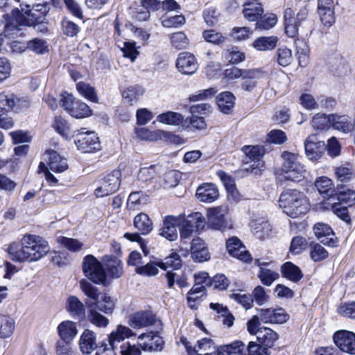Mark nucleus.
I'll return each instance as SVG.
<instances>
[{"label": "nucleus", "instance_id": "1", "mask_svg": "<svg viewBox=\"0 0 355 355\" xmlns=\"http://www.w3.org/2000/svg\"><path fill=\"white\" fill-rule=\"evenodd\" d=\"M49 251L48 242L35 234H25L20 243H13L8 248L10 258L16 262L37 261Z\"/></svg>", "mask_w": 355, "mask_h": 355}, {"label": "nucleus", "instance_id": "2", "mask_svg": "<svg viewBox=\"0 0 355 355\" xmlns=\"http://www.w3.org/2000/svg\"><path fill=\"white\" fill-rule=\"evenodd\" d=\"M279 205L286 215L293 218L306 214L311 207L306 195L297 189L284 191L279 196Z\"/></svg>", "mask_w": 355, "mask_h": 355}, {"label": "nucleus", "instance_id": "3", "mask_svg": "<svg viewBox=\"0 0 355 355\" xmlns=\"http://www.w3.org/2000/svg\"><path fill=\"white\" fill-rule=\"evenodd\" d=\"M282 177L286 180L300 182L305 178L306 170L300 162L299 157L292 153L284 152L282 154Z\"/></svg>", "mask_w": 355, "mask_h": 355}, {"label": "nucleus", "instance_id": "4", "mask_svg": "<svg viewBox=\"0 0 355 355\" xmlns=\"http://www.w3.org/2000/svg\"><path fill=\"white\" fill-rule=\"evenodd\" d=\"M309 14L306 6H304L299 10L295 16L294 11L288 8L284 12V29L286 34L290 37H295L298 35L299 27L306 21Z\"/></svg>", "mask_w": 355, "mask_h": 355}, {"label": "nucleus", "instance_id": "5", "mask_svg": "<svg viewBox=\"0 0 355 355\" xmlns=\"http://www.w3.org/2000/svg\"><path fill=\"white\" fill-rule=\"evenodd\" d=\"M73 136L76 137L77 148L83 153H92L101 149L99 139L94 132L81 128L74 131Z\"/></svg>", "mask_w": 355, "mask_h": 355}, {"label": "nucleus", "instance_id": "6", "mask_svg": "<svg viewBox=\"0 0 355 355\" xmlns=\"http://www.w3.org/2000/svg\"><path fill=\"white\" fill-rule=\"evenodd\" d=\"M121 172L114 170L97 181L98 186L94 191L96 198H103L112 194L118 190L120 186Z\"/></svg>", "mask_w": 355, "mask_h": 355}, {"label": "nucleus", "instance_id": "7", "mask_svg": "<svg viewBox=\"0 0 355 355\" xmlns=\"http://www.w3.org/2000/svg\"><path fill=\"white\" fill-rule=\"evenodd\" d=\"M83 269L85 276L95 284H103L106 275L102 264L93 255H87L83 260Z\"/></svg>", "mask_w": 355, "mask_h": 355}, {"label": "nucleus", "instance_id": "8", "mask_svg": "<svg viewBox=\"0 0 355 355\" xmlns=\"http://www.w3.org/2000/svg\"><path fill=\"white\" fill-rule=\"evenodd\" d=\"M183 216L182 227L180 231V239L187 242L190 240L196 232L203 227L205 218L200 212L191 214L184 218Z\"/></svg>", "mask_w": 355, "mask_h": 355}, {"label": "nucleus", "instance_id": "9", "mask_svg": "<svg viewBox=\"0 0 355 355\" xmlns=\"http://www.w3.org/2000/svg\"><path fill=\"white\" fill-rule=\"evenodd\" d=\"M225 78L233 80L242 78L243 79H268V73L262 69H241L237 67L227 69L224 72Z\"/></svg>", "mask_w": 355, "mask_h": 355}, {"label": "nucleus", "instance_id": "10", "mask_svg": "<svg viewBox=\"0 0 355 355\" xmlns=\"http://www.w3.org/2000/svg\"><path fill=\"white\" fill-rule=\"evenodd\" d=\"M189 355H211L215 352L216 346L210 338H204L198 340L194 346L185 338L180 339Z\"/></svg>", "mask_w": 355, "mask_h": 355}, {"label": "nucleus", "instance_id": "11", "mask_svg": "<svg viewBox=\"0 0 355 355\" xmlns=\"http://www.w3.org/2000/svg\"><path fill=\"white\" fill-rule=\"evenodd\" d=\"M333 340L341 351L349 354H355L354 333L347 330H339L334 333Z\"/></svg>", "mask_w": 355, "mask_h": 355}, {"label": "nucleus", "instance_id": "12", "mask_svg": "<svg viewBox=\"0 0 355 355\" xmlns=\"http://www.w3.org/2000/svg\"><path fill=\"white\" fill-rule=\"evenodd\" d=\"M157 322L155 315L149 310L139 311L132 313L128 320V324L133 329L148 327Z\"/></svg>", "mask_w": 355, "mask_h": 355}, {"label": "nucleus", "instance_id": "13", "mask_svg": "<svg viewBox=\"0 0 355 355\" xmlns=\"http://www.w3.org/2000/svg\"><path fill=\"white\" fill-rule=\"evenodd\" d=\"M182 221L183 216L181 214L177 216H166L163 221V226L159 230V235L170 241H175L178 239L177 227L181 225Z\"/></svg>", "mask_w": 355, "mask_h": 355}, {"label": "nucleus", "instance_id": "14", "mask_svg": "<svg viewBox=\"0 0 355 355\" xmlns=\"http://www.w3.org/2000/svg\"><path fill=\"white\" fill-rule=\"evenodd\" d=\"M226 248L231 256L243 262H249L252 259L241 240L236 236H232L227 241Z\"/></svg>", "mask_w": 355, "mask_h": 355}, {"label": "nucleus", "instance_id": "15", "mask_svg": "<svg viewBox=\"0 0 355 355\" xmlns=\"http://www.w3.org/2000/svg\"><path fill=\"white\" fill-rule=\"evenodd\" d=\"M227 210L218 207L209 209L207 211V225L209 228L223 231L227 225L225 215Z\"/></svg>", "mask_w": 355, "mask_h": 355}, {"label": "nucleus", "instance_id": "16", "mask_svg": "<svg viewBox=\"0 0 355 355\" xmlns=\"http://www.w3.org/2000/svg\"><path fill=\"white\" fill-rule=\"evenodd\" d=\"M259 315L263 323L282 324L289 319V315L282 308L261 309Z\"/></svg>", "mask_w": 355, "mask_h": 355}, {"label": "nucleus", "instance_id": "17", "mask_svg": "<svg viewBox=\"0 0 355 355\" xmlns=\"http://www.w3.org/2000/svg\"><path fill=\"white\" fill-rule=\"evenodd\" d=\"M255 264L259 267L258 277L263 284L270 286L278 279L279 274L273 269L274 265L272 263L261 261L260 259L255 260Z\"/></svg>", "mask_w": 355, "mask_h": 355}, {"label": "nucleus", "instance_id": "18", "mask_svg": "<svg viewBox=\"0 0 355 355\" xmlns=\"http://www.w3.org/2000/svg\"><path fill=\"white\" fill-rule=\"evenodd\" d=\"M304 149L307 157L311 160H315L322 156L326 145L324 141H318L315 135H311L304 142Z\"/></svg>", "mask_w": 355, "mask_h": 355}, {"label": "nucleus", "instance_id": "19", "mask_svg": "<svg viewBox=\"0 0 355 355\" xmlns=\"http://www.w3.org/2000/svg\"><path fill=\"white\" fill-rule=\"evenodd\" d=\"M176 67L183 74L191 75L198 69V63L195 56L188 52L181 53L177 59Z\"/></svg>", "mask_w": 355, "mask_h": 355}, {"label": "nucleus", "instance_id": "20", "mask_svg": "<svg viewBox=\"0 0 355 355\" xmlns=\"http://www.w3.org/2000/svg\"><path fill=\"white\" fill-rule=\"evenodd\" d=\"M318 12L324 25L331 26L335 22L333 0H318Z\"/></svg>", "mask_w": 355, "mask_h": 355}, {"label": "nucleus", "instance_id": "21", "mask_svg": "<svg viewBox=\"0 0 355 355\" xmlns=\"http://www.w3.org/2000/svg\"><path fill=\"white\" fill-rule=\"evenodd\" d=\"M44 157L47 167L55 173H62L68 168L67 160L53 150H47Z\"/></svg>", "mask_w": 355, "mask_h": 355}, {"label": "nucleus", "instance_id": "22", "mask_svg": "<svg viewBox=\"0 0 355 355\" xmlns=\"http://www.w3.org/2000/svg\"><path fill=\"white\" fill-rule=\"evenodd\" d=\"M138 339L143 341L139 345L144 351H161L164 347V341L158 334L150 332L142 334Z\"/></svg>", "mask_w": 355, "mask_h": 355}, {"label": "nucleus", "instance_id": "23", "mask_svg": "<svg viewBox=\"0 0 355 355\" xmlns=\"http://www.w3.org/2000/svg\"><path fill=\"white\" fill-rule=\"evenodd\" d=\"M79 348L84 354H90L97 348L96 334L90 329H85L80 335Z\"/></svg>", "mask_w": 355, "mask_h": 355}, {"label": "nucleus", "instance_id": "24", "mask_svg": "<svg viewBox=\"0 0 355 355\" xmlns=\"http://www.w3.org/2000/svg\"><path fill=\"white\" fill-rule=\"evenodd\" d=\"M135 335V334L129 327L122 324H119L109 335V345L118 349L121 343H124L123 341L125 339L134 336Z\"/></svg>", "mask_w": 355, "mask_h": 355}, {"label": "nucleus", "instance_id": "25", "mask_svg": "<svg viewBox=\"0 0 355 355\" xmlns=\"http://www.w3.org/2000/svg\"><path fill=\"white\" fill-rule=\"evenodd\" d=\"M313 232L318 239L324 245L335 246L336 240L334 239V234L327 224L318 223L313 226Z\"/></svg>", "mask_w": 355, "mask_h": 355}, {"label": "nucleus", "instance_id": "26", "mask_svg": "<svg viewBox=\"0 0 355 355\" xmlns=\"http://www.w3.org/2000/svg\"><path fill=\"white\" fill-rule=\"evenodd\" d=\"M196 196L200 202L211 203L218 198L219 191L215 184L205 183L198 187Z\"/></svg>", "mask_w": 355, "mask_h": 355}, {"label": "nucleus", "instance_id": "27", "mask_svg": "<svg viewBox=\"0 0 355 355\" xmlns=\"http://www.w3.org/2000/svg\"><path fill=\"white\" fill-rule=\"evenodd\" d=\"M250 226L254 234L259 239L268 238L272 233L271 225L264 218H252Z\"/></svg>", "mask_w": 355, "mask_h": 355}, {"label": "nucleus", "instance_id": "28", "mask_svg": "<svg viewBox=\"0 0 355 355\" xmlns=\"http://www.w3.org/2000/svg\"><path fill=\"white\" fill-rule=\"evenodd\" d=\"M22 104L26 105L28 103L25 100L16 98L12 93L5 91L0 92V110L8 112L15 107L20 108Z\"/></svg>", "mask_w": 355, "mask_h": 355}, {"label": "nucleus", "instance_id": "29", "mask_svg": "<svg viewBox=\"0 0 355 355\" xmlns=\"http://www.w3.org/2000/svg\"><path fill=\"white\" fill-rule=\"evenodd\" d=\"M191 257L195 261L203 262L209 259L210 254L204 241L200 238L193 239L191 246Z\"/></svg>", "mask_w": 355, "mask_h": 355}, {"label": "nucleus", "instance_id": "30", "mask_svg": "<svg viewBox=\"0 0 355 355\" xmlns=\"http://www.w3.org/2000/svg\"><path fill=\"white\" fill-rule=\"evenodd\" d=\"M57 329L59 336L65 343H70L78 334L76 322L70 320L62 322L58 324Z\"/></svg>", "mask_w": 355, "mask_h": 355}, {"label": "nucleus", "instance_id": "31", "mask_svg": "<svg viewBox=\"0 0 355 355\" xmlns=\"http://www.w3.org/2000/svg\"><path fill=\"white\" fill-rule=\"evenodd\" d=\"M157 120L162 123L175 126H184L188 123V118L184 120L182 114L172 111L159 114Z\"/></svg>", "mask_w": 355, "mask_h": 355}, {"label": "nucleus", "instance_id": "32", "mask_svg": "<svg viewBox=\"0 0 355 355\" xmlns=\"http://www.w3.org/2000/svg\"><path fill=\"white\" fill-rule=\"evenodd\" d=\"M243 6V13L248 21H257L259 17H261L263 13L262 5L256 0H248L244 3Z\"/></svg>", "mask_w": 355, "mask_h": 355}, {"label": "nucleus", "instance_id": "33", "mask_svg": "<svg viewBox=\"0 0 355 355\" xmlns=\"http://www.w3.org/2000/svg\"><path fill=\"white\" fill-rule=\"evenodd\" d=\"M108 273L113 278H119L123 273L122 262L113 255H105L103 258Z\"/></svg>", "mask_w": 355, "mask_h": 355}, {"label": "nucleus", "instance_id": "34", "mask_svg": "<svg viewBox=\"0 0 355 355\" xmlns=\"http://www.w3.org/2000/svg\"><path fill=\"white\" fill-rule=\"evenodd\" d=\"M135 227L143 235L148 234L153 229V224L149 216L144 213L138 214L133 220Z\"/></svg>", "mask_w": 355, "mask_h": 355}, {"label": "nucleus", "instance_id": "35", "mask_svg": "<svg viewBox=\"0 0 355 355\" xmlns=\"http://www.w3.org/2000/svg\"><path fill=\"white\" fill-rule=\"evenodd\" d=\"M66 309L74 318H82L85 315V305L76 296L71 295L67 298Z\"/></svg>", "mask_w": 355, "mask_h": 355}, {"label": "nucleus", "instance_id": "36", "mask_svg": "<svg viewBox=\"0 0 355 355\" xmlns=\"http://www.w3.org/2000/svg\"><path fill=\"white\" fill-rule=\"evenodd\" d=\"M87 305L89 308L88 320L97 327H106L110 323L109 319L100 313L92 303H87Z\"/></svg>", "mask_w": 355, "mask_h": 355}, {"label": "nucleus", "instance_id": "37", "mask_svg": "<svg viewBox=\"0 0 355 355\" xmlns=\"http://www.w3.org/2000/svg\"><path fill=\"white\" fill-rule=\"evenodd\" d=\"M15 321L9 315L0 314V338H10L15 330Z\"/></svg>", "mask_w": 355, "mask_h": 355}, {"label": "nucleus", "instance_id": "38", "mask_svg": "<svg viewBox=\"0 0 355 355\" xmlns=\"http://www.w3.org/2000/svg\"><path fill=\"white\" fill-rule=\"evenodd\" d=\"M216 99L220 110L225 114L229 113L234 106L235 97L230 92H222Z\"/></svg>", "mask_w": 355, "mask_h": 355}, {"label": "nucleus", "instance_id": "39", "mask_svg": "<svg viewBox=\"0 0 355 355\" xmlns=\"http://www.w3.org/2000/svg\"><path fill=\"white\" fill-rule=\"evenodd\" d=\"M144 94V89L139 85L130 86L126 88L122 93L123 101L125 103L132 105L135 104L140 96Z\"/></svg>", "mask_w": 355, "mask_h": 355}, {"label": "nucleus", "instance_id": "40", "mask_svg": "<svg viewBox=\"0 0 355 355\" xmlns=\"http://www.w3.org/2000/svg\"><path fill=\"white\" fill-rule=\"evenodd\" d=\"M282 273L283 277L293 282H297L302 278L300 268L291 262H286L282 265Z\"/></svg>", "mask_w": 355, "mask_h": 355}, {"label": "nucleus", "instance_id": "41", "mask_svg": "<svg viewBox=\"0 0 355 355\" xmlns=\"http://www.w3.org/2000/svg\"><path fill=\"white\" fill-rule=\"evenodd\" d=\"M277 42L276 36L260 37L254 41L252 46L260 51H270L276 47Z\"/></svg>", "mask_w": 355, "mask_h": 355}, {"label": "nucleus", "instance_id": "42", "mask_svg": "<svg viewBox=\"0 0 355 355\" xmlns=\"http://www.w3.org/2000/svg\"><path fill=\"white\" fill-rule=\"evenodd\" d=\"M92 303L96 309L107 315L112 314L115 307L114 300L105 293L101 295L96 302Z\"/></svg>", "mask_w": 355, "mask_h": 355}, {"label": "nucleus", "instance_id": "43", "mask_svg": "<svg viewBox=\"0 0 355 355\" xmlns=\"http://www.w3.org/2000/svg\"><path fill=\"white\" fill-rule=\"evenodd\" d=\"M315 186L324 198L331 197L334 191L332 180L325 176L318 178L315 182Z\"/></svg>", "mask_w": 355, "mask_h": 355}, {"label": "nucleus", "instance_id": "44", "mask_svg": "<svg viewBox=\"0 0 355 355\" xmlns=\"http://www.w3.org/2000/svg\"><path fill=\"white\" fill-rule=\"evenodd\" d=\"M56 241L62 248L70 252H76L80 251L84 246L83 243L78 239L68 238L63 236H58Z\"/></svg>", "mask_w": 355, "mask_h": 355}, {"label": "nucleus", "instance_id": "45", "mask_svg": "<svg viewBox=\"0 0 355 355\" xmlns=\"http://www.w3.org/2000/svg\"><path fill=\"white\" fill-rule=\"evenodd\" d=\"M257 340L268 348H270L278 339V334L270 328L263 327L259 331Z\"/></svg>", "mask_w": 355, "mask_h": 355}, {"label": "nucleus", "instance_id": "46", "mask_svg": "<svg viewBox=\"0 0 355 355\" xmlns=\"http://www.w3.org/2000/svg\"><path fill=\"white\" fill-rule=\"evenodd\" d=\"M211 309L216 311L221 317L223 318V323L230 327L233 325L234 317L231 314L226 306H223L219 303H211L209 304Z\"/></svg>", "mask_w": 355, "mask_h": 355}, {"label": "nucleus", "instance_id": "47", "mask_svg": "<svg viewBox=\"0 0 355 355\" xmlns=\"http://www.w3.org/2000/svg\"><path fill=\"white\" fill-rule=\"evenodd\" d=\"M295 46L300 65L302 67L306 66L309 53L307 44L303 40H297L295 41Z\"/></svg>", "mask_w": 355, "mask_h": 355}, {"label": "nucleus", "instance_id": "48", "mask_svg": "<svg viewBox=\"0 0 355 355\" xmlns=\"http://www.w3.org/2000/svg\"><path fill=\"white\" fill-rule=\"evenodd\" d=\"M166 278L168 287L170 288H173L175 283H176L180 288H184L189 286L185 275L182 274L179 275L176 272L168 271L166 274Z\"/></svg>", "mask_w": 355, "mask_h": 355}, {"label": "nucleus", "instance_id": "49", "mask_svg": "<svg viewBox=\"0 0 355 355\" xmlns=\"http://www.w3.org/2000/svg\"><path fill=\"white\" fill-rule=\"evenodd\" d=\"M159 268L166 270L168 268L178 270L182 266V260L180 255L173 252L170 256L166 257L164 261L159 262Z\"/></svg>", "mask_w": 355, "mask_h": 355}, {"label": "nucleus", "instance_id": "50", "mask_svg": "<svg viewBox=\"0 0 355 355\" xmlns=\"http://www.w3.org/2000/svg\"><path fill=\"white\" fill-rule=\"evenodd\" d=\"M92 111L84 102L77 100L74 107L71 110V116L76 119H83L90 116Z\"/></svg>", "mask_w": 355, "mask_h": 355}, {"label": "nucleus", "instance_id": "51", "mask_svg": "<svg viewBox=\"0 0 355 355\" xmlns=\"http://www.w3.org/2000/svg\"><path fill=\"white\" fill-rule=\"evenodd\" d=\"M311 123L316 130H327L331 127V114L318 113L313 117Z\"/></svg>", "mask_w": 355, "mask_h": 355}, {"label": "nucleus", "instance_id": "52", "mask_svg": "<svg viewBox=\"0 0 355 355\" xmlns=\"http://www.w3.org/2000/svg\"><path fill=\"white\" fill-rule=\"evenodd\" d=\"M256 23V28L260 30H268L275 26L277 19L275 15L270 14L259 17Z\"/></svg>", "mask_w": 355, "mask_h": 355}, {"label": "nucleus", "instance_id": "53", "mask_svg": "<svg viewBox=\"0 0 355 355\" xmlns=\"http://www.w3.org/2000/svg\"><path fill=\"white\" fill-rule=\"evenodd\" d=\"M76 89L79 94L87 99L92 102H97L98 98L95 90L89 85L84 82H79L76 84Z\"/></svg>", "mask_w": 355, "mask_h": 355}, {"label": "nucleus", "instance_id": "54", "mask_svg": "<svg viewBox=\"0 0 355 355\" xmlns=\"http://www.w3.org/2000/svg\"><path fill=\"white\" fill-rule=\"evenodd\" d=\"M53 127L55 130L63 137L66 139L71 138V135L70 134L69 127L67 121L64 119L61 116H56L53 123Z\"/></svg>", "mask_w": 355, "mask_h": 355}, {"label": "nucleus", "instance_id": "55", "mask_svg": "<svg viewBox=\"0 0 355 355\" xmlns=\"http://www.w3.org/2000/svg\"><path fill=\"white\" fill-rule=\"evenodd\" d=\"M135 45L136 44L134 42H124L123 46H120L123 56L130 59L131 62L135 61L139 54Z\"/></svg>", "mask_w": 355, "mask_h": 355}, {"label": "nucleus", "instance_id": "56", "mask_svg": "<svg viewBox=\"0 0 355 355\" xmlns=\"http://www.w3.org/2000/svg\"><path fill=\"white\" fill-rule=\"evenodd\" d=\"M172 46L177 49H183L187 47L189 40L183 32H178L170 35Z\"/></svg>", "mask_w": 355, "mask_h": 355}, {"label": "nucleus", "instance_id": "57", "mask_svg": "<svg viewBox=\"0 0 355 355\" xmlns=\"http://www.w3.org/2000/svg\"><path fill=\"white\" fill-rule=\"evenodd\" d=\"M300 104L307 110L319 109V104L313 95L308 93H303L299 98Z\"/></svg>", "mask_w": 355, "mask_h": 355}, {"label": "nucleus", "instance_id": "58", "mask_svg": "<svg viewBox=\"0 0 355 355\" xmlns=\"http://www.w3.org/2000/svg\"><path fill=\"white\" fill-rule=\"evenodd\" d=\"M336 198L340 205L352 206L355 202V191L350 189L340 191L336 194Z\"/></svg>", "mask_w": 355, "mask_h": 355}, {"label": "nucleus", "instance_id": "59", "mask_svg": "<svg viewBox=\"0 0 355 355\" xmlns=\"http://www.w3.org/2000/svg\"><path fill=\"white\" fill-rule=\"evenodd\" d=\"M80 284V288L85 295L91 300L96 302L100 296L98 289L85 280L81 281Z\"/></svg>", "mask_w": 355, "mask_h": 355}, {"label": "nucleus", "instance_id": "60", "mask_svg": "<svg viewBox=\"0 0 355 355\" xmlns=\"http://www.w3.org/2000/svg\"><path fill=\"white\" fill-rule=\"evenodd\" d=\"M335 174L338 180L345 182L351 180L354 176V172L351 166H338L335 169Z\"/></svg>", "mask_w": 355, "mask_h": 355}, {"label": "nucleus", "instance_id": "61", "mask_svg": "<svg viewBox=\"0 0 355 355\" xmlns=\"http://www.w3.org/2000/svg\"><path fill=\"white\" fill-rule=\"evenodd\" d=\"M222 353L225 355H243L244 344L241 341H235L230 345L221 346Z\"/></svg>", "mask_w": 355, "mask_h": 355}, {"label": "nucleus", "instance_id": "62", "mask_svg": "<svg viewBox=\"0 0 355 355\" xmlns=\"http://www.w3.org/2000/svg\"><path fill=\"white\" fill-rule=\"evenodd\" d=\"M287 140L286 133L281 130L274 129L270 130L267 135V141L275 144H284Z\"/></svg>", "mask_w": 355, "mask_h": 355}, {"label": "nucleus", "instance_id": "63", "mask_svg": "<svg viewBox=\"0 0 355 355\" xmlns=\"http://www.w3.org/2000/svg\"><path fill=\"white\" fill-rule=\"evenodd\" d=\"M338 312L343 317L355 319V302L340 304L338 309Z\"/></svg>", "mask_w": 355, "mask_h": 355}, {"label": "nucleus", "instance_id": "64", "mask_svg": "<svg viewBox=\"0 0 355 355\" xmlns=\"http://www.w3.org/2000/svg\"><path fill=\"white\" fill-rule=\"evenodd\" d=\"M118 348H119L121 355H141V354L139 347L135 345H132L129 342L121 343Z\"/></svg>", "mask_w": 355, "mask_h": 355}]
</instances>
